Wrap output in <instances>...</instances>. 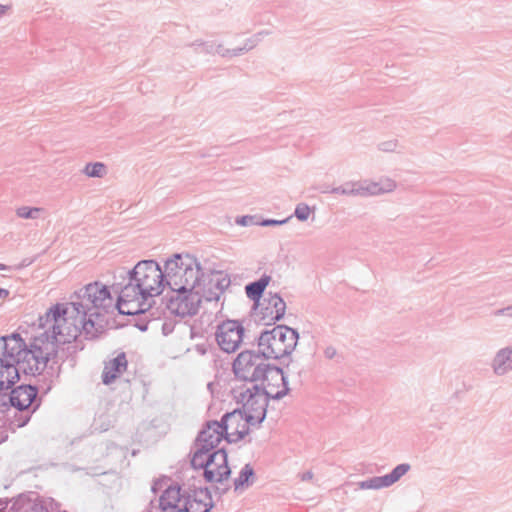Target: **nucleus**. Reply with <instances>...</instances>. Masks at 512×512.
Masks as SVG:
<instances>
[{
    "label": "nucleus",
    "instance_id": "nucleus-13",
    "mask_svg": "<svg viewBox=\"0 0 512 512\" xmlns=\"http://www.w3.org/2000/svg\"><path fill=\"white\" fill-rule=\"evenodd\" d=\"M221 422L225 430V439L229 443L242 440L249 434L251 427L255 426L241 410L227 413Z\"/></svg>",
    "mask_w": 512,
    "mask_h": 512
},
{
    "label": "nucleus",
    "instance_id": "nucleus-29",
    "mask_svg": "<svg viewBox=\"0 0 512 512\" xmlns=\"http://www.w3.org/2000/svg\"><path fill=\"white\" fill-rule=\"evenodd\" d=\"M43 212V208L31 206H20L15 210L16 216L24 220L37 219Z\"/></svg>",
    "mask_w": 512,
    "mask_h": 512
},
{
    "label": "nucleus",
    "instance_id": "nucleus-37",
    "mask_svg": "<svg viewBox=\"0 0 512 512\" xmlns=\"http://www.w3.org/2000/svg\"><path fill=\"white\" fill-rule=\"evenodd\" d=\"M9 295V291L0 287V299L6 298Z\"/></svg>",
    "mask_w": 512,
    "mask_h": 512
},
{
    "label": "nucleus",
    "instance_id": "nucleus-11",
    "mask_svg": "<svg viewBox=\"0 0 512 512\" xmlns=\"http://www.w3.org/2000/svg\"><path fill=\"white\" fill-rule=\"evenodd\" d=\"M266 364L259 353L243 351L233 361V372L235 376L244 381L256 382Z\"/></svg>",
    "mask_w": 512,
    "mask_h": 512
},
{
    "label": "nucleus",
    "instance_id": "nucleus-22",
    "mask_svg": "<svg viewBox=\"0 0 512 512\" xmlns=\"http://www.w3.org/2000/svg\"><path fill=\"white\" fill-rule=\"evenodd\" d=\"M337 195L367 197L366 179L349 181L331 191Z\"/></svg>",
    "mask_w": 512,
    "mask_h": 512
},
{
    "label": "nucleus",
    "instance_id": "nucleus-36",
    "mask_svg": "<svg viewBox=\"0 0 512 512\" xmlns=\"http://www.w3.org/2000/svg\"><path fill=\"white\" fill-rule=\"evenodd\" d=\"M8 5H4L0 3V15H4L9 10Z\"/></svg>",
    "mask_w": 512,
    "mask_h": 512
},
{
    "label": "nucleus",
    "instance_id": "nucleus-5",
    "mask_svg": "<svg viewBox=\"0 0 512 512\" xmlns=\"http://www.w3.org/2000/svg\"><path fill=\"white\" fill-rule=\"evenodd\" d=\"M165 290L184 288L193 284L213 280L200 258L191 252L181 251L168 255L162 261Z\"/></svg>",
    "mask_w": 512,
    "mask_h": 512
},
{
    "label": "nucleus",
    "instance_id": "nucleus-38",
    "mask_svg": "<svg viewBox=\"0 0 512 512\" xmlns=\"http://www.w3.org/2000/svg\"><path fill=\"white\" fill-rule=\"evenodd\" d=\"M5 269H6L5 265L0 263V271L5 270Z\"/></svg>",
    "mask_w": 512,
    "mask_h": 512
},
{
    "label": "nucleus",
    "instance_id": "nucleus-4",
    "mask_svg": "<svg viewBox=\"0 0 512 512\" xmlns=\"http://www.w3.org/2000/svg\"><path fill=\"white\" fill-rule=\"evenodd\" d=\"M169 291L167 309L171 314L182 318L196 315L204 302L219 301L223 295V288L215 280Z\"/></svg>",
    "mask_w": 512,
    "mask_h": 512
},
{
    "label": "nucleus",
    "instance_id": "nucleus-39",
    "mask_svg": "<svg viewBox=\"0 0 512 512\" xmlns=\"http://www.w3.org/2000/svg\"><path fill=\"white\" fill-rule=\"evenodd\" d=\"M159 485H160V483H156V484L154 485V487H153V491H156L157 486H159Z\"/></svg>",
    "mask_w": 512,
    "mask_h": 512
},
{
    "label": "nucleus",
    "instance_id": "nucleus-28",
    "mask_svg": "<svg viewBox=\"0 0 512 512\" xmlns=\"http://www.w3.org/2000/svg\"><path fill=\"white\" fill-rule=\"evenodd\" d=\"M361 490H381L388 488L386 480L383 476H374L358 483Z\"/></svg>",
    "mask_w": 512,
    "mask_h": 512
},
{
    "label": "nucleus",
    "instance_id": "nucleus-12",
    "mask_svg": "<svg viewBox=\"0 0 512 512\" xmlns=\"http://www.w3.org/2000/svg\"><path fill=\"white\" fill-rule=\"evenodd\" d=\"M240 401L242 403V409H240L246 417L255 426L263 422L266 417L268 399L258 389L253 391L247 389L241 393Z\"/></svg>",
    "mask_w": 512,
    "mask_h": 512
},
{
    "label": "nucleus",
    "instance_id": "nucleus-14",
    "mask_svg": "<svg viewBox=\"0 0 512 512\" xmlns=\"http://www.w3.org/2000/svg\"><path fill=\"white\" fill-rule=\"evenodd\" d=\"M225 439V430L222 422L208 423L197 439V449L205 452L216 451V447Z\"/></svg>",
    "mask_w": 512,
    "mask_h": 512
},
{
    "label": "nucleus",
    "instance_id": "nucleus-16",
    "mask_svg": "<svg viewBox=\"0 0 512 512\" xmlns=\"http://www.w3.org/2000/svg\"><path fill=\"white\" fill-rule=\"evenodd\" d=\"M286 312L284 300L277 294L270 295L261 309L262 320L266 324H273L283 318Z\"/></svg>",
    "mask_w": 512,
    "mask_h": 512
},
{
    "label": "nucleus",
    "instance_id": "nucleus-6",
    "mask_svg": "<svg viewBox=\"0 0 512 512\" xmlns=\"http://www.w3.org/2000/svg\"><path fill=\"white\" fill-rule=\"evenodd\" d=\"M299 333L286 325H277L264 331L258 338V351L266 359L279 360L290 356L296 349Z\"/></svg>",
    "mask_w": 512,
    "mask_h": 512
},
{
    "label": "nucleus",
    "instance_id": "nucleus-24",
    "mask_svg": "<svg viewBox=\"0 0 512 512\" xmlns=\"http://www.w3.org/2000/svg\"><path fill=\"white\" fill-rule=\"evenodd\" d=\"M270 282L269 276H262L259 280L246 286V294L252 300L259 299Z\"/></svg>",
    "mask_w": 512,
    "mask_h": 512
},
{
    "label": "nucleus",
    "instance_id": "nucleus-31",
    "mask_svg": "<svg viewBox=\"0 0 512 512\" xmlns=\"http://www.w3.org/2000/svg\"><path fill=\"white\" fill-rule=\"evenodd\" d=\"M288 219L284 220H274V219H266L259 223L260 226H276L283 225L287 222Z\"/></svg>",
    "mask_w": 512,
    "mask_h": 512
},
{
    "label": "nucleus",
    "instance_id": "nucleus-10",
    "mask_svg": "<svg viewBox=\"0 0 512 512\" xmlns=\"http://www.w3.org/2000/svg\"><path fill=\"white\" fill-rule=\"evenodd\" d=\"M256 381L257 386L253 387L256 391L258 386L261 388L260 393L264 394L267 399H280L287 395L289 391L287 377L282 369L266 364L261 375Z\"/></svg>",
    "mask_w": 512,
    "mask_h": 512
},
{
    "label": "nucleus",
    "instance_id": "nucleus-15",
    "mask_svg": "<svg viewBox=\"0 0 512 512\" xmlns=\"http://www.w3.org/2000/svg\"><path fill=\"white\" fill-rule=\"evenodd\" d=\"M19 371H22L20 365L4 356L3 345L0 357V389L7 390L13 386L19 379Z\"/></svg>",
    "mask_w": 512,
    "mask_h": 512
},
{
    "label": "nucleus",
    "instance_id": "nucleus-18",
    "mask_svg": "<svg viewBox=\"0 0 512 512\" xmlns=\"http://www.w3.org/2000/svg\"><path fill=\"white\" fill-rule=\"evenodd\" d=\"M198 45L201 46L207 53L217 55L222 58L237 57L255 47V43L253 41H250L249 45L238 48H228L222 42H213L211 45H208L204 42H199Z\"/></svg>",
    "mask_w": 512,
    "mask_h": 512
},
{
    "label": "nucleus",
    "instance_id": "nucleus-7",
    "mask_svg": "<svg viewBox=\"0 0 512 512\" xmlns=\"http://www.w3.org/2000/svg\"><path fill=\"white\" fill-rule=\"evenodd\" d=\"M191 465L194 469L203 470L204 479L211 484L222 483L231 475L228 455L224 449L213 452L196 450L191 458Z\"/></svg>",
    "mask_w": 512,
    "mask_h": 512
},
{
    "label": "nucleus",
    "instance_id": "nucleus-8",
    "mask_svg": "<svg viewBox=\"0 0 512 512\" xmlns=\"http://www.w3.org/2000/svg\"><path fill=\"white\" fill-rule=\"evenodd\" d=\"M200 493L208 499H212L207 489L200 488L192 493H186L179 485H170L159 497V507L163 512H176L178 510L189 512L190 507L196 504Z\"/></svg>",
    "mask_w": 512,
    "mask_h": 512
},
{
    "label": "nucleus",
    "instance_id": "nucleus-20",
    "mask_svg": "<svg viewBox=\"0 0 512 512\" xmlns=\"http://www.w3.org/2000/svg\"><path fill=\"white\" fill-rule=\"evenodd\" d=\"M398 185L394 178L382 176L378 179H366L367 197L393 193Z\"/></svg>",
    "mask_w": 512,
    "mask_h": 512
},
{
    "label": "nucleus",
    "instance_id": "nucleus-35",
    "mask_svg": "<svg viewBox=\"0 0 512 512\" xmlns=\"http://www.w3.org/2000/svg\"><path fill=\"white\" fill-rule=\"evenodd\" d=\"M313 478V472L312 471H306L301 475L302 481H308Z\"/></svg>",
    "mask_w": 512,
    "mask_h": 512
},
{
    "label": "nucleus",
    "instance_id": "nucleus-1",
    "mask_svg": "<svg viewBox=\"0 0 512 512\" xmlns=\"http://www.w3.org/2000/svg\"><path fill=\"white\" fill-rule=\"evenodd\" d=\"M70 303L56 302L38 318L42 332L29 344L19 333L2 336L4 356L18 363L26 375H39L48 362L56 356L58 345L71 343L83 332L80 319L75 312H69Z\"/></svg>",
    "mask_w": 512,
    "mask_h": 512
},
{
    "label": "nucleus",
    "instance_id": "nucleus-34",
    "mask_svg": "<svg viewBox=\"0 0 512 512\" xmlns=\"http://www.w3.org/2000/svg\"><path fill=\"white\" fill-rule=\"evenodd\" d=\"M397 144L396 142H386L382 144L381 149L383 151H393L396 148Z\"/></svg>",
    "mask_w": 512,
    "mask_h": 512
},
{
    "label": "nucleus",
    "instance_id": "nucleus-9",
    "mask_svg": "<svg viewBox=\"0 0 512 512\" xmlns=\"http://www.w3.org/2000/svg\"><path fill=\"white\" fill-rule=\"evenodd\" d=\"M245 336L244 322L237 319H225L216 326L214 337L221 351L236 352L243 343Z\"/></svg>",
    "mask_w": 512,
    "mask_h": 512
},
{
    "label": "nucleus",
    "instance_id": "nucleus-23",
    "mask_svg": "<svg viewBox=\"0 0 512 512\" xmlns=\"http://www.w3.org/2000/svg\"><path fill=\"white\" fill-rule=\"evenodd\" d=\"M107 173L108 168L103 162H88L82 169V174L87 178H103Z\"/></svg>",
    "mask_w": 512,
    "mask_h": 512
},
{
    "label": "nucleus",
    "instance_id": "nucleus-33",
    "mask_svg": "<svg viewBox=\"0 0 512 512\" xmlns=\"http://www.w3.org/2000/svg\"><path fill=\"white\" fill-rule=\"evenodd\" d=\"M497 316H508L512 317V306H508L496 311Z\"/></svg>",
    "mask_w": 512,
    "mask_h": 512
},
{
    "label": "nucleus",
    "instance_id": "nucleus-25",
    "mask_svg": "<svg viewBox=\"0 0 512 512\" xmlns=\"http://www.w3.org/2000/svg\"><path fill=\"white\" fill-rule=\"evenodd\" d=\"M316 213V207L310 206L305 202H300L295 206L294 216L300 222H307L314 220Z\"/></svg>",
    "mask_w": 512,
    "mask_h": 512
},
{
    "label": "nucleus",
    "instance_id": "nucleus-21",
    "mask_svg": "<svg viewBox=\"0 0 512 512\" xmlns=\"http://www.w3.org/2000/svg\"><path fill=\"white\" fill-rule=\"evenodd\" d=\"M127 369V359L124 353H119L115 358L108 361L103 370V383L110 384Z\"/></svg>",
    "mask_w": 512,
    "mask_h": 512
},
{
    "label": "nucleus",
    "instance_id": "nucleus-32",
    "mask_svg": "<svg viewBox=\"0 0 512 512\" xmlns=\"http://www.w3.org/2000/svg\"><path fill=\"white\" fill-rule=\"evenodd\" d=\"M336 354H337V350H336V348H335V347H333V346H328V347H326V348H325V350H324V355H325V357H326V358H328V359H332V358H334V357L336 356Z\"/></svg>",
    "mask_w": 512,
    "mask_h": 512
},
{
    "label": "nucleus",
    "instance_id": "nucleus-2",
    "mask_svg": "<svg viewBox=\"0 0 512 512\" xmlns=\"http://www.w3.org/2000/svg\"><path fill=\"white\" fill-rule=\"evenodd\" d=\"M163 263L141 259L126 272V283L120 289L117 309L123 315L146 312L151 301L165 292Z\"/></svg>",
    "mask_w": 512,
    "mask_h": 512
},
{
    "label": "nucleus",
    "instance_id": "nucleus-27",
    "mask_svg": "<svg viewBox=\"0 0 512 512\" xmlns=\"http://www.w3.org/2000/svg\"><path fill=\"white\" fill-rule=\"evenodd\" d=\"M253 476L254 471L252 466L250 464H246L242 468L239 476L234 480L235 490H242L246 488L252 482Z\"/></svg>",
    "mask_w": 512,
    "mask_h": 512
},
{
    "label": "nucleus",
    "instance_id": "nucleus-19",
    "mask_svg": "<svg viewBox=\"0 0 512 512\" xmlns=\"http://www.w3.org/2000/svg\"><path fill=\"white\" fill-rule=\"evenodd\" d=\"M37 396L36 388L30 385H20L11 391L10 402L19 410L28 409Z\"/></svg>",
    "mask_w": 512,
    "mask_h": 512
},
{
    "label": "nucleus",
    "instance_id": "nucleus-17",
    "mask_svg": "<svg viewBox=\"0 0 512 512\" xmlns=\"http://www.w3.org/2000/svg\"><path fill=\"white\" fill-rule=\"evenodd\" d=\"M490 368L496 377H503L512 372V353L507 345L495 351L490 361Z\"/></svg>",
    "mask_w": 512,
    "mask_h": 512
},
{
    "label": "nucleus",
    "instance_id": "nucleus-3",
    "mask_svg": "<svg viewBox=\"0 0 512 512\" xmlns=\"http://www.w3.org/2000/svg\"><path fill=\"white\" fill-rule=\"evenodd\" d=\"M112 301L110 287L99 280L87 283L71 294V309L81 317L80 323L87 336L95 335L96 321L107 311Z\"/></svg>",
    "mask_w": 512,
    "mask_h": 512
},
{
    "label": "nucleus",
    "instance_id": "nucleus-30",
    "mask_svg": "<svg viewBox=\"0 0 512 512\" xmlns=\"http://www.w3.org/2000/svg\"><path fill=\"white\" fill-rule=\"evenodd\" d=\"M254 223V217L251 215H244L236 218V224L242 227L250 226Z\"/></svg>",
    "mask_w": 512,
    "mask_h": 512
},
{
    "label": "nucleus",
    "instance_id": "nucleus-26",
    "mask_svg": "<svg viewBox=\"0 0 512 512\" xmlns=\"http://www.w3.org/2000/svg\"><path fill=\"white\" fill-rule=\"evenodd\" d=\"M411 469V465L409 463H401L395 466L391 472L384 475L386 483L388 487L394 485L398 482L404 475H406Z\"/></svg>",
    "mask_w": 512,
    "mask_h": 512
}]
</instances>
